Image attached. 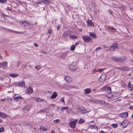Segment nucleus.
<instances>
[{
    "label": "nucleus",
    "mask_w": 133,
    "mask_h": 133,
    "mask_svg": "<svg viewBox=\"0 0 133 133\" xmlns=\"http://www.w3.org/2000/svg\"><path fill=\"white\" fill-rule=\"evenodd\" d=\"M111 60L115 62H122L125 60L123 57L118 58L116 57H111Z\"/></svg>",
    "instance_id": "obj_1"
},
{
    "label": "nucleus",
    "mask_w": 133,
    "mask_h": 133,
    "mask_svg": "<svg viewBox=\"0 0 133 133\" xmlns=\"http://www.w3.org/2000/svg\"><path fill=\"white\" fill-rule=\"evenodd\" d=\"M102 89V91L106 93L110 94L111 92V88L110 87L104 86Z\"/></svg>",
    "instance_id": "obj_2"
},
{
    "label": "nucleus",
    "mask_w": 133,
    "mask_h": 133,
    "mask_svg": "<svg viewBox=\"0 0 133 133\" xmlns=\"http://www.w3.org/2000/svg\"><path fill=\"white\" fill-rule=\"evenodd\" d=\"M118 46L117 44L116 43H113L110 47L109 49V50L110 51H112L115 50L116 49H118Z\"/></svg>",
    "instance_id": "obj_3"
},
{
    "label": "nucleus",
    "mask_w": 133,
    "mask_h": 133,
    "mask_svg": "<svg viewBox=\"0 0 133 133\" xmlns=\"http://www.w3.org/2000/svg\"><path fill=\"white\" fill-rule=\"evenodd\" d=\"M129 122L127 120H125L120 123V125L122 126L123 128L127 127L129 124Z\"/></svg>",
    "instance_id": "obj_4"
},
{
    "label": "nucleus",
    "mask_w": 133,
    "mask_h": 133,
    "mask_svg": "<svg viewBox=\"0 0 133 133\" xmlns=\"http://www.w3.org/2000/svg\"><path fill=\"white\" fill-rule=\"evenodd\" d=\"M79 111H80L81 114H83L86 113L87 112H89V111H87L86 109L84 107H82L80 108L79 109Z\"/></svg>",
    "instance_id": "obj_5"
},
{
    "label": "nucleus",
    "mask_w": 133,
    "mask_h": 133,
    "mask_svg": "<svg viewBox=\"0 0 133 133\" xmlns=\"http://www.w3.org/2000/svg\"><path fill=\"white\" fill-rule=\"evenodd\" d=\"M82 38L85 42H88L91 39V38L87 35H84L82 37Z\"/></svg>",
    "instance_id": "obj_6"
},
{
    "label": "nucleus",
    "mask_w": 133,
    "mask_h": 133,
    "mask_svg": "<svg viewBox=\"0 0 133 133\" xmlns=\"http://www.w3.org/2000/svg\"><path fill=\"white\" fill-rule=\"evenodd\" d=\"M19 22L21 25H23L25 27L29 26L30 24L27 21H23Z\"/></svg>",
    "instance_id": "obj_7"
},
{
    "label": "nucleus",
    "mask_w": 133,
    "mask_h": 133,
    "mask_svg": "<svg viewBox=\"0 0 133 133\" xmlns=\"http://www.w3.org/2000/svg\"><path fill=\"white\" fill-rule=\"evenodd\" d=\"M94 103H98L100 105H104V103H105V102L103 100L101 101L100 100H95L93 101Z\"/></svg>",
    "instance_id": "obj_8"
},
{
    "label": "nucleus",
    "mask_w": 133,
    "mask_h": 133,
    "mask_svg": "<svg viewBox=\"0 0 133 133\" xmlns=\"http://www.w3.org/2000/svg\"><path fill=\"white\" fill-rule=\"evenodd\" d=\"M7 66V63L6 62H3L0 64V66L3 69L5 68Z\"/></svg>",
    "instance_id": "obj_9"
},
{
    "label": "nucleus",
    "mask_w": 133,
    "mask_h": 133,
    "mask_svg": "<svg viewBox=\"0 0 133 133\" xmlns=\"http://www.w3.org/2000/svg\"><path fill=\"white\" fill-rule=\"evenodd\" d=\"M128 116V113L125 112L122 113L120 114V116L123 118H127Z\"/></svg>",
    "instance_id": "obj_10"
},
{
    "label": "nucleus",
    "mask_w": 133,
    "mask_h": 133,
    "mask_svg": "<svg viewBox=\"0 0 133 133\" xmlns=\"http://www.w3.org/2000/svg\"><path fill=\"white\" fill-rule=\"evenodd\" d=\"M0 117L2 118H6L8 117L7 115L3 113L0 112Z\"/></svg>",
    "instance_id": "obj_11"
},
{
    "label": "nucleus",
    "mask_w": 133,
    "mask_h": 133,
    "mask_svg": "<svg viewBox=\"0 0 133 133\" xmlns=\"http://www.w3.org/2000/svg\"><path fill=\"white\" fill-rule=\"evenodd\" d=\"M64 79L65 81L68 82H70L71 81L72 78L69 76H66L64 78Z\"/></svg>",
    "instance_id": "obj_12"
},
{
    "label": "nucleus",
    "mask_w": 133,
    "mask_h": 133,
    "mask_svg": "<svg viewBox=\"0 0 133 133\" xmlns=\"http://www.w3.org/2000/svg\"><path fill=\"white\" fill-rule=\"evenodd\" d=\"M85 94H90L91 92V90L90 88H87L84 90Z\"/></svg>",
    "instance_id": "obj_13"
},
{
    "label": "nucleus",
    "mask_w": 133,
    "mask_h": 133,
    "mask_svg": "<svg viewBox=\"0 0 133 133\" xmlns=\"http://www.w3.org/2000/svg\"><path fill=\"white\" fill-rule=\"evenodd\" d=\"M33 92V89L31 87H29L26 90V92L29 94H31Z\"/></svg>",
    "instance_id": "obj_14"
},
{
    "label": "nucleus",
    "mask_w": 133,
    "mask_h": 133,
    "mask_svg": "<svg viewBox=\"0 0 133 133\" xmlns=\"http://www.w3.org/2000/svg\"><path fill=\"white\" fill-rule=\"evenodd\" d=\"M69 69L72 71H74L77 69V68L76 66H70Z\"/></svg>",
    "instance_id": "obj_15"
},
{
    "label": "nucleus",
    "mask_w": 133,
    "mask_h": 133,
    "mask_svg": "<svg viewBox=\"0 0 133 133\" xmlns=\"http://www.w3.org/2000/svg\"><path fill=\"white\" fill-rule=\"evenodd\" d=\"M57 96V93L55 92H54L53 94L51 96V98L54 99Z\"/></svg>",
    "instance_id": "obj_16"
},
{
    "label": "nucleus",
    "mask_w": 133,
    "mask_h": 133,
    "mask_svg": "<svg viewBox=\"0 0 133 133\" xmlns=\"http://www.w3.org/2000/svg\"><path fill=\"white\" fill-rule=\"evenodd\" d=\"M70 125L72 129L74 128L75 126V124L74 122H71L69 124Z\"/></svg>",
    "instance_id": "obj_17"
},
{
    "label": "nucleus",
    "mask_w": 133,
    "mask_h": 133,
    "mask_svg": "<svg viewBox=\"0 0 133 133\" xmlns=\"http://www.w3.org/2000/svg\"><path fill=\"white\" fill-rule=\"evenodd\" d=\"M18 85L19 86H20L22 87H24L25 86V82L24 81L19 82H18Z\"/></svg>",
    "instance_id": "obj_18"
},
{
    "label": "nucleus",
    "mask_w": 133,
    "mask_h": 133,
    "mask_svg": "<svg viewBox=\"0 0 133 133\" xmlns=\"http://www.w3.org/2000/svg\"><path fill=\"white\" fill-rule=\"evenodd\" d=\"M69 33L70 32L69 31H65L64 32L63 36V37H66L69 35Z\"/></svg>",
    "instance_id": "obj_19"
},
{
    "label": "nucleus",
    "mask_w": 133,
    "mask_h": 133,
    "mask_svg": "<svg viewBox=\"0 0 133 133\" xmlns=\"http://www.w3.org/2000/svg\"><path fill=\"white\" fill-rule=\"evenodd\" d=\"M90 36L93 39H95L96 38V36L95 34L93 32H90Z\"/></svg>",
    "instance_id": "obj_20"
},
{
    "label": "nucleus",
    "mask_w": 133,
    "mask_h": 133,
    "mask_svg": "<svg viewBox=\"0 0 133 133\" xmlns=\"http://www.w3.org/2000/svg\"><path fill=\"white\" fill-rule=\"evenodd\" d=\"M88 24L89 26H91L93 25V23L91 20H89L87 21Z\"/></svg>",
    "instance_id": "obj_21"
},
{
    "label": "nucleus",
    "mask_w": 133,
    "mask_h": 133,
    "mask_svg": "<svg viewBox=\"0 0 133 133\" xmlns=\"http://www.w3.org/2000/svg\"><path fill=\"white\" fill-rule=\"evenodd\" d=\"M21 98V97L20 96L16 97L14 98V100L15 101L17 102H18L19 100Z\"/></svg>",
    "instance_id": "obj_22"
},
{
    "label": "nucleus",
    "mask_w": 133,
    "mask_h": 133,
    "mask_svg": "<svg viewBox=\"0 0 133 133\" xmlns=\"http://www.w3.org/2000/svg\"><path fill=\"white\" fill-rule=\"evenodd\" d=\"M9 76L12 77L13 78H14L18 76V75L16 74H9Z\"/></svg>",
    "instance_id": "obj_23"
},
{
    "label": "nucleus",
    "mask_w": 133,
    "mask_h": 133,
    "mask_svg": "<svg viewBox=\"0 0 133 133\" xmlns=\"http://www.w3.org/2000/svg\"><path fill=\"white\" fill-rule=\"evenodd\" d=\"M106 76H104V77L103 76H101L99 77V79L101 80V81H104L105 79Z\"/></svg>",
    "instance_id": "obj_24"
},
{
    "label": "nucleus",
    "mask_w": 133,
    "mask_h": 133,
    "mask_svg": "<svg viewBox=\"0 0 133 133\" xmlns=\"http://www.w3.org/2000/svg\"><path fill=\"white\" fill-rule=\"evenodd\" d=\"M69 109V108L67 107H62L60 109V111H63L64 110L66 109Z\"/></svg>",
    "instance_id": "obj_25"
},
{
    "label": "nucleus",
    "mask_w": 133,
    "mask_h": 133,
    "mask_svg": "<svg viewBox=\"0 0 133 133\" xmlns=\"http://www.w3.org/2000/svg\"><path fill=\"white\" fill-rule=\"evenodd\" d=\"M40 129L42 130L43 131H46L48 130V129L43 126H41L40 127Z\"/></svg>",
    "instance_id": "obj_26"
},
{
    "label": "nucleus",
    "mask_w": 133,
    "mask_h": 133,
    "mask_svg": "<svg viewBox=\"0 0 133 133\" xmlns=\"http://www.w3.org/2000/svg\"><path fill=\"white\" fill-rule=\"evenodd\" d=\"M69 37L73 39H76L77 38V36L76 35H69Z\"/></svg>",
    "instance_id": "obj_27"
},
{
    "label": "nucleus",
    "mask_w": 133,
    "mask_h": 133,
    "mask_svg": "<svg viewBox=\"0 0 133 133\" xmlns=\"http://www.w3.org/2000/svg\"><path fill=\"white\" fill-rule=\"evenodd\" d=\"M85 121L83 119L80 118L79 121L78 123L79 124H81L83 123Z\"/></svg>",
    "instance_id": "obj_28"
},
{
    "label": "nucleus",
    "mask_w": 133,
    "mask_h": 133,
    "mask_svg": "<svg viewBox=\"0 0 133 133\" xmlns=\"http://www.w3.org/2000/svg\"><path fill=\"white\" fill-rule=\"evenodd\" d=\"M75 45H72L70 47V49L71 51H73L75 50Z\"/></svg>",
    "instance_id": "obj_29"
},
{
    "label": "nucleus",
    "mask_w": 133,
    "mask_h": 133,
    "mask_svg": "<svg viewBox=\"0 0 133 133\" xmlns=\"http://www.w3.org/2000/svg\"><path fill=\"white\" fill-rule=\"evenodd\" d=\"M35 68L36 70H39L41 68V66L40 65L36 66L35 67Z\"/></svg>",
    "instance_id": "obj_30"
},
{
    "label": "nucleus",
    "mask_w": 133,
    "mask_h": 133,
    "mask_svg": "<svg viewBox=\"0 0 133 133\" xmlns=\"http://www.w3.org/2000/svg\"><path fill=\"white\" fill-rule=\"evenodd\" d=\"M4 127H2L0 128V132H4Z\"/></svg>",
    "instance_id": "obj_31"
},
{
    "label": "nucleus",
    "mask_w": 133,
    "mask_h": 133,
    "mask_svg": "<svg viewBox=\"0 0 133 133\" xmlns=\"http://www.w3.org/2000/svg\"><path fill=\"white\" fill-rule=\"evenodd\" d=\"M7 30L8 31H10V32H16V33H22V34L23 33V32H17L14 31L13 30H12L11 29H8V30Z\"/></svg>",
    "instance_id": "obj_32"
},
{
    "label": "nucleus",
    "mask_w": 133,
    "mask_h": 133,
    "mask_svg": "<svg viewBox=\"0 0 133 133\" xmlns=\"http://www.w3.org/2000/svg\"><path fill=\"white\" fill-rule=\"evenodd\" d=\"M64 97H62L60 99V101L63 102L64 103Z\"/></svg>",
    "instance_id": "obj_33"
},
{
    "label": "nucleus",
    "mask_w": 133,
    "mask_h": 133,
    "mask_svg": "<svg viewBox=\"0 0 133 133\" xmlns=\"http://www.w3.org/2000/svg\"><path fill=\"white\" fill-rule=\"evenodd\" d=\"M6 2V0H0V2L1 3H5Z\"/></svg>",
    "instance_id": "obj_34"
},
{
    "label": "nucleus",
    "mask_w": 133,
    "mask_h": 133,
    "mask_svg": "<svg viewBox=\"0 0 133 133\" xmlns=\"http://www.w3.org/2000/svg\"><path fill=\"white\" fill-rule=\"evenodd\" d=\"M111 126L112 127H113L114 128H115L117 126V125L116 124H112L111 125Z\"/></svg>",
    "instance_id": "obj_35"
},
{
    "label": "nucleus",
    "mask_w": 133,
    "mask_h": 133,
    "mask_svg": "<svg viewBox=\"0 0 133 133\" xmlns=\"http://www.w3.org/2000/svg\"><path fill=\"white\" fill-rule=\"evenodd\" d=\"M109 30L110 32H114L115 31V30L112 28L109 29Z\"/></svg>",
    "instance_id": "obj_36"
},
{
    "label": "nucleus",
    "mask_w": 133,
    "mask_h": 133,
    "mask_svg": "<svg viewBox=\"0 0 133 133\" xmlns=\"http://www.w3.org/2000/svg\"><path fill=\"white\" fill-rule=\"evenodd\" d=\"M59 122V120L58 119H56L54 121V122L56 123H58Z\"/></svg>",
    "instance_id": "obj_37"
},
{
    "label": "nucleus",
    "mask_w": 133,
    "mask_h": 133,
    "mask_svg": "<svg viewBox=\"0 0 133 133\" xmlns=\"http://www.w3.org/2000/svg\"><path fill=\"white\" fill-rule=\"evenodd\" d=\"M131 83L130 82L128 83L127 85L128 88H129L130 86Z\"/></svg>",
    "instance_id": "obj_38"
},
{
    "label": "nucleus",
    "mask_w": 133,
    "mask_h": 133,
    "mask_svg": "<svg viewBox=\"0 0 133 133\" xmlns=\"http://www.w3.org/2000/svg\"><path fill=\"white\" fill-rule=\"evenodd\" d=\"M35 100L37 102H40V99L39 98H36L35 99Z\"/></svg>",
    "instance_id": "obj_39"
},
{
    "label": "nucleus",
    "mask_w": 133,
    "mask_h": 133,
    "mask_svg": "<svg viewBox=\"0 0 133 133\" xmlns=\"http://www.w3.org/2000/svg\"><path fill=\"white\" fill-rule=\"evenodd\" d=\"M94 127H95V126L94 125H91L90 126V128H91L92 129H93L94 128H95Z\"/></svg>",
    "instance_id": "obj_40"
},
{
    "label": "nucleus",
    "mask_w": 133,
    "mask_h": 133,
    "mask_svg": "<svg viewBox=\"0 0 133 133\" xmlns=\"http://www.w3.org/2000/svg\"><path fill=\"white\" fill-rule=\"evenodd\" d=\"M100 47H98L96 48V49H95V50L97 51H98L99 50H100Z\"/></svg>",
    "instance_id": "obj_41"
},
{
    "label": "nucleus",
    "mask_w": 133,
    "mask_h": 133,
    "mask_svg": "<svg viewBox=\"0 0 133 133\" xmlns=\"http://www.w3.org/2000/svg\"><path fill=\"white\" fill-rule=\"evenodd\" d=\"M4 79V78L2 77H0V80L3 81Z\"/></svg>",
    "instance_id": "obj_42"
},
{
    "label": "nucleus",
    "mask_w": 133,
    "mask_h": 133,
    "mask_svg": "<svg viewBox=\"0 0 133 133\" xmlns=\"http://www.w3.org/2000/svg\"><path fill=\"white\" fill-rule=\"evenodd\" d=\"M47 32H48L49 34H50L52 32L50 30H49Z\"/></svg>",
    "instance_id": "obj_43"
},
{
    "label": "nucleus",
    "mask_w": 133,
    "mask_h": 133,
    "mask_svg": "<svg viewBox=\"0 0 133 133\" xmlns=\"http://www.w3.org/2000/svg\"><path fill=\"white\" fill-rule=\"evenodd\" d=\"M60 25H58L57 27V30H58L60 28Z\"/></svg>",
    "instance_id": "obj_44"
},
{
    "label": "nucleus",
    "mask_w": 133,
    "mask_h": 133,
    "mask_svg": "<svg viewBox=\"0 0 133 133\" xmlns=\"http://www.w3.org/2000/svg\"><path fill=\"white\" fill-rule=\"evenodd\" d=\"M34 45L36 47H37L38 46V44L35 43H34Z\"/></svg>",
    "instance_id": "obj_45"
},
{
    "label": "nucleus",
    "mask_w": 133,
    "mask_h": 133,
    "mask_svg": "<svg viewBox=\"0 0 133 133\" xmlns=\"http://www.w3.org/2000/svg\"><path fill=\"white\" fill-rule=\"evenodd\" d=\"M103 70V69H100L98 70V71L99 72H102Z\"/></svg>",
    "instance_id": "obj_46"
},
{
    "label": "nucleus",
    "mask_w": 133,
    "mask_h": 133,
    "mask_svg": "<svg viewBox=\"0 0 133 133\" xmlns=\"http://www.w3.org/2000/svg\"><path fill=\"white\" fill-rule=\"evenodd\" d=\"M11 100H12V99H11V98H8V99H7V101H11Z\"/></svg>",
    "instance_id": "obj_47"
},
{
    "label": "nucleus",
    "mask_w": 133,
    "mask_h": 133,
    "mask_svg": "<svg viewBox=\"0 0 133 133\" xmlns=\"http://www.w3.org/2000/svg\"><path fill=\"white\" fill-rule=\"evenodd\" d=\"M79 43H77V42L75 43V45H75V46H76L78 44H79Z\"/></svg>",
    "instance_id": "obj_48"
},
{
    "label": "nucleus",
    "mask_w": 133,
    "mask_h": 133,
    "mask_svg": "<svg viewBox=\"0 0 133 133\" xmlns=\"http://www.w3.org/2000/svg\"><path fill=\"white\" fill-rule=\"evenodd\" d=\"M96 72H97L96 71L94 70V71L92 72V74H93L94 73H95Z\"/></svg>",
    "instance_id": "obj_49"
},
{
    "label": "nucleus",
    "mask_w": 133,
    "mask_h": 133,
    "mask_svg": "<svg viewBox=\"0 0 133 133\" xmlns=\"http://www.w3.org/2000/svg\"><path fill=\"white\" fill-rule=\"evenodd\" d=\"M95 128H94L95 129H96L97 130H98V128L97 126H95L94 127Z\"/></svg>",
    "instance_id": "obj_50"
},
{
    "label": "nucleus",
    "mask_w": 133,
    "mask_h": 133,
    "mask_svg": "<svg viewBox=\"0 0 133 133\" xmlns=\"http://www.w3.org/2000/svg\"><path fill=\"white\" fill-rule=\"evenodd\" d=\"M44 110L43 109H41V110L39 112H44L45 111H44Z\"/></svg>",
    "instance_id": "obj_51"
},
{
    "label": "nucleus",
    "mask_w": 133,
    "mask_h": 133,
    "mask_svg": "<svg viewBox=\"0 0 133 133\" xmlns=\"http://www.w3.org/2000/svg\"><path fill=\"white\" fill-rule=\"evenodd\" d=\"M78 119H75L74 120V121L76 123H77L78 121Z\"/></svg>",
    "instance_id": "obj_52"
},
{
    "label": "nucleus",
    "mask_w": 133,
    "mask_h": 133,
    "mask_svg": "<svg viewBox=\"0 0 133 133\" xmlns=\"http://www.w3.org/2000/svg\"><path fill=\"white\" fill-rule=\"evenodd\" d=\"M5 98L2 99H1V101H5Z\"/></svg>",
    "instance_id": "obj_53"
},
{
    "label": "nucleus",
    "mask_w": 133,
    "mask_h": 133,
    "mask_svg": "<svg viewBox=\"0 0 133 133\" xmlns=\"http://www.w3.org/2000/svg\"><path fill=\"white\" fill-rule=\"evenodd\" d=\"M99 133H104V131H103L102 130L99 132Z\"/></svg>",
    "instance_id": "obj_54"
},
{
    "label": "nucleus",
    "mask_w": 133,
    "mask_h": 133,
    "mask_svg": "<svg viewBox=\"0 0 133 133\" xmlns=\"http://www.w3.org/2000/svg\"><path fill=\"white\" fill-rule=\"evenodd\" d=\"M79 32H81V31H82V29H81V28H80V29H79Z\"/></svg>",
    "instance_id": "obj_55"
},
{
    "label": "nucleus",
    "mask_w": 133,
    "mask_h": 133,
    "mask_svg": "<svg viewBox=\"0 0 133 133\" xmlns=\"http://www.w3.org/2000/svg\"><path fill=\"white\" fill-rule=\"evenodd\" d=\"M44 101V100L43 99H40V101L43 102V101Z\"/></svg>",
    "instance_id": "obj_56"
},
{
    "label": "nucleus",
    "mask_w": 133,
    "mask_h": 133,
    "mask_svg": "<svg viewBox=\"0 0 133 133\" xmlns=\"http://www.w3.org/2000/svg\"><path fill=\"white\" fill-rule=\"evenodd\" d=\"M51 133H55V131L54 130H52L51 131Z\"/></svg>",
    "instance_id": "obj_57"
},
{
    "label": "nucleus",
    "mask_w": 133,
    "mask_h": 133,
    "mask_svg": "<svg viewBox=\"0 0 133 133\" xmlns=\"http://www.w3.org/2000/svg\"><path fill=\"white\" fill-rule=\"evenodd\" d=\"M131 88L132 90H133V85H131Z\"/></svg>",
    "instance_id": "obj_58"
},
{
    "label": "nucleus",
    "mask_w": 133,
    "mask_h": 133,
    "mask_svg": "<svg viewBox=\"0 0 133 133\" xmlns=\"http://www.w3.org/2000/svg\"><path fill=\"white\" fill-rule=\"evenodd\" d=\"M19 64H20V63H19V62H18L17 63V67H18L19 65Z\"/></svg>",
    "instance_id": "obj_59"
},
{
    "label": "nucleus",
    "mask_w": 133,
    "mask_h": 133,
    "mask_svg": "<svg viewBox=\"0 0 133 133\" xmlns=\"http://www.w3.org/2000/svg\"><path fill=\"white\" fill-rule=\"evenodd\" d=\"M2 120L1 119H0V123H2Z\"/></svg>",
    "instance_id": "obj_60"
},
{
    "label": "nucleus",
    "mask_w": 133,
    "mask_h": 133,
    "mask_svg": "<svg viewBox=\"0 0 133 133\" xmlns=\"http://www.w3.org/2000/svg\"><path fill=\"white\" fill-rule=\"evenodd\" d=\"M42 53H46V52H44V51H42Z\"/></svg>",
    "instance_id": "obj_61"
},
{
    "label": "nucleus",
    "mask_w": 133,
    "mask_h": 133,
    "mask_svg": "<svg viewBox=\"0 0 133 133\" xmlns=\"http://www.w3.org/2000/svg\"><path fill=\"white\" fill-rule=\"evenodd\" d=\"M131 116L132 118H133V114Z\"/></svg>",
    "instance_id": "obj_62"
},
{
    "label": "nucleus",
    "mask_w": 133,
    "mask_h": 133,
    "mask_svg": "<svg viewBox=\"0 0 133 133\" xmlns=\"http://www.w3.org/2000/svg\"><path fill=\"white\" fill-rule=\"evenodd\" d=\"M48 3H49L50 2V1H47Z\"/></svg>",
    "instance_id": "obj_63"
},
{
    "label": "nucleus",
    "mask_w": 133,
    "mask_h": 133,
    "mask_svg": "<svg viewBox=\"0 0 133 133\" xmlns=\"http://www.w3.org/2000/svg\"><path fill=\"white\" fill-rule=\"evenodd\" d=\"M31 66V65H29V66Z\"/></svg>",
    "instance_id": "obj_64"
}]
</instances>
